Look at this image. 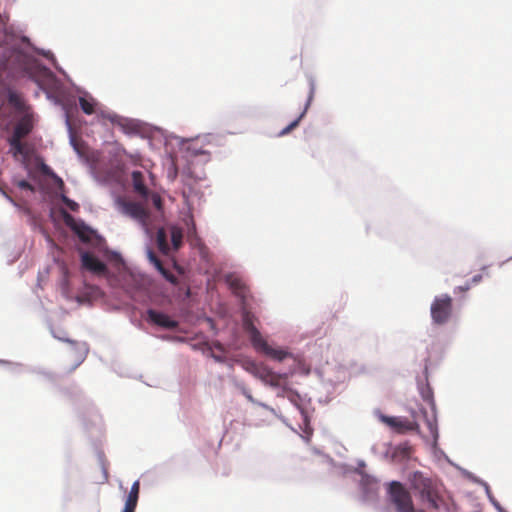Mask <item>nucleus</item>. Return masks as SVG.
<instances>
[{
    "label": "nucleus",
    "mask_w": 512,
    "mask_h": 512,
    "mask_svg": "<svg viewBox=\"0 0 512 512\" xmlns=\"http://www.w3.org/2000/svg\"><path fill=\"white\" fill-rule=\"evenodd\" d=\"M156 243L160 252L164 255H168L170 252V246L167 241V233L164 228H159L156 234Z\"/></svg>",
    "instance_id": "nucleus-18"
},
{
    "label": "nucleus",
    "mask_w": 512,
    "mask_h": 512,
    "mask_svg": "<svg viewBox=\"0 0 512 512\" xmlns=\"http://www.w3.org/2000/svg\"><path fill=\"white\" fill-rule=\"evenodd\" d=\"M188 241L193 246H198L201 250V253L206 249L205 245L202 243L201 239L197 236L195 224L192 223V226L188 229L187 233Z\"/></svg>",
    "instance_id": "nucleus-21"
},
{
    "label": "nucleus",
    "mask_w": 512,
    "mask_h": 512,
    "mask_svg": "<svg viewBox=\"0 0 512 512\" xmlns=\"http://www.w3.org/2000/svg\"><path fill=\"white\" fill-rule=\"evenodd\" d=\"M380 421L398 434H405L410 431L419 433V424L415 420H409L405 417L381 415Z\"/></svg>",
    "instance_id": "nucleus-5"
},
{
    "label": "nucleus",
    "mask_w": 512,
    "mask_h": 512,
    "mask_svg": "<svg viewBox=\"0 0 512 512\" xmlns=\"http://www.w3.org/2000/svg\"><path fill=\"white\" fill-rule=\"evenodd\" d=\"M82 266L95 273V274H105L107 272V266L101 262L97 257L94 255L84 252L81 256Z\"/></svg>",
    "instance_id": "nucleus-9"
},
{
    "label": "nucleus",
    "mask_w": 512,
    "mask_h": 512,
    "mask_svg": "<svg viewBox=\"0 0 512 512\" xmlns=\"http://www.w3.org/2000/svg\"><path fill=\"white\" fill-rule=\"evenodd\" d=\"M289 374H278L273 372L269 367L264 365L260 371H258L257 378L260 379L265 384H268L272 387H280L283 380L288 378Z\"/></svg>",
    "instance_id": "nucleus-7"
},
{
    "label": "nucleus",
    "mask_w": 512,
    "mask_h": 512,
    "mask_svg": "<svg viewBox=\"0 0 512 512\" xmlns=\"http://www.w3.org/2000/svg\"><path fill=\"white\" fill-rule=\"evenodd\" d=\"M139 491H140V482L137 480L132 484L130 493H135V494L139 495Z\"/></svg>",
    "instance_id": "nucleus-29"
},
{
    "label": "nucleus",
    "mask_w": 512,
    "mask_h": 512,
    "mask_svg": "<svg viewBox=\"0 0 512 512\" xmlns=\"http://www.w3.org/2000/svg\"><path fill=\"white\" fill-rule=\"evenodd\" d=\"M471 285L469 283H466L464 286H458L454 289V293L457 292H466L470 289Z\"/></svg>",
    "instance_id": "nucleus-30"
},
{
    "label": "nucleus",
    "mask_w": 512,
    "mask_h": 512,
    "mask_svg": "<svg viewBox=\"0 0 512 512\" xmlns=\"http://www.w3.org/2000/svg\"><path fill=\"white\" fill-rule=\"evenodd\" d=\"M148 320L153 324L165 328V329H176L178 327V322L176 320L171 319L167 314L158 312L153 309H149L147 311Z\"/></svg>",
    "instance_id": "nucleus-8"
},
{
    "label": "nucleus",
    "mask_w": 512,
    "mask_h": 512,
    "mask_svg": "<svg viewBox=\"0 0 512 512\" xmlns=\"http://www.w3.org/2000/svg\"><path fill=\"white\" fill-rule=\"evenodd\" d=\"M62 216H63L64 223L71 230H73L82 241L89 240V237L87 235L89 228L84 223H78L75 220V218L65 210L62 211Z\"/></svg>",
    "instance_id": "nucleus-10"
},
{
    "label": "nucleus",
    "mask_w": 512,
    "mask_h": 512,
    "mask_svg": "<svg viewBox=\"0 0 512 512\" xmlns=\"http://www.w3.org/2000/svg\"><path fill=\"white\" fill-rule=\"evenodd\" d=\"M33 129L32 117L25 113L17 122L11 137L17 139L25 138Z\"/></svg>",
    "instance_id": "nucleus-13"
},
{
    "label": "nucleus",
    "mask_w": 512,
    "mask_h": 512,
    "mask_svg": "<svg viewBox=\"0 0 512 512\" xmlns=\"http://www.w3.org/2000/svg\"><path fill=\"white\" fill-rule=\"evenodd\" d=\"M8 142L14 157L27 155L26 144L22 142V139L10 137Z\"/></svg>",
    "instance_id": "nucleus-19"
},
{
    "label": "nucleus",
    "mask_w": 512,
    "mask_h": 512,
    "mask_svg": "<svg viewBox=\"0 0 512 512\" xmlns=\"http://www.w3.org/2000/svg\"><path fill=\"white\" fill-rule=\"evenodd\" d=\"M138 498H139L138 494L129 492L128 497L125 502V506L136 509Z\"/></svg>",
    "instance_id": "nucleus-26"
},
{
    "label": "nucleus",
    "mask_w": 512,
    "mask_h": 512,
    "mask_svg": "<svg viewBox=\"0 0 512 512\" xmlns=\"http://www.w3.org/2000/svg\"><path fill=\"white\" fill-rule=\"evenodd\" d=\"M171 242L174 250H178L182 245L183 232L182 229L177 226L170 228Z\"/></svg>",
    "instance_id": "nucleus-20"
},
{
    "label": "nucleus",
    "mask_w": 512,
    "mask_h": 512,
    "mask_svg": "<svg viewBox=\"0 0 512 512\" xmlns=\"http://www.w3.org/2000/svg\"><path fill=\"white\" fill-rule=\"evenodd\" d=\"M242 321L243 329L249 334L250 341L254 347L263 339L260 331L254 325V316L250 312H244Z\"/></svg>",
    "instance_id": "nucleus-11"
},
{
    "label": "nucleus",
    "mask_w": 512,
    "mask_h": 512,
    "mask_svg": "<svg viewBox=\"0 0 512 512\" xmlns=\"http://www.w3.org/2000/svg\"><path fill=\"white\" fill-rule=\"evenodd\" d=\"M53 179L55 181V184L57 185V188L59 190H64L65 184H64L63 180L57 175H53Z\"/></svg>",
    "instance_id": "nucleus-28"
},
{
    "label": "nucleus",
    "mask_w": 512,
    "mask_h": 512,
    "mask_svg": "<svg viewBox=\"0 0 512 512\" xmlns=\"http://www.w3.org/2000/svg\"><path fill=\"white\" fill-rule=\"evenodd\" d=\"M452 314V298L449 295L436 297L431 305V317L434 323H446Z\"/></svg>",
    "instance_id": "nucleus-4"
},
{
    "label": "nucleus",
    "mask_w": 512,
    "mask_h": 512,
    "mask_svg": "<svg viewBox=\"0 0 512 512\" xmlns=\"http://www.w3.org/2000/svg\"><path fill=\"white\" fill-rule=\"evenodd\" d=\"M17 185L21 189L34 191V187L26 180H20Z\"/></svg>",
    "instance_id": "nucleus-27"
},
{
    "label": "nucleus",
    "mask_w": 512,
    "mask_h": 512,
    "mask_svg": "<svg viewBox=\"0 0 512 512\" xmlns=\"http://www.w3.org/2000/svg\"><path fill=\"white\" fill-rule=\"evenodd\" d=\"M122 512H135V509L131 508V507H128V506H125Z\"/></svg>",
    "instance_id": "nucleus-33"
},
{
    "label": "nucleus",
    "mask_w": 512,
    "mask_h": 512,
    "mask_svg": "<svg viewBox=\"0 0 512 512\" xmlns=\"http://www.w3.org/2000/svg\"><path fill=\"white\" fill-rule=\"evenodd\" d=\"M147 256L149 261L155 266V268L161 273V275L170 283L176 284L177 277L170 272L168 269H166L161 260L156 256V254L152 250L147 251Z\"/></svg>",
    "instance_id": "nucleus-14"
},
{
    "label": "nucleus",
    "mask_w": 512,
    "mask_h": 512,
    "mask_svg": "<svg viewBox=\"0 0 512 512\" xmlns=\"http://www.w3.org/2000/svg\"><path fill=\"white\" fill-rule=\"evenodd\" d=\"M118 210L137 221L146 231L149 229L150 213L141 202L128 200L122 197L116 199Z\"/></svg>",
    "instance_id": "nucleus-2"
},
{
    "label": "nucleus",
    "mask_w": 512,
    "mask_h": 512,
    "mask_svg": "<svg viewBox=\"0 0 512 512\" xmlns=\"http://www.w3.org/2000/svg\"><path fill=\"white\" fill-rule=\"evenodd\" d=\"M62 340L66 341L70 344L67 354L74 362V365H73V369H74L84 361V359L88 353V346L84 342H75V341H71L69 339H62Z\"/></svg>",
    "instance_id": "nucleus-6"
},
{
    "label": "nucleus",
    "mask_w": 512,
    "mask_h": 512,
    "mask_svg": "<svg viewBox=\"0 0 512 512\" xmlns=\"http://www.w3.org/2000/svg\"><path fill=\"white\" fill-rule=\"evenodd\" d=\"M254 348L277 361H282L286 357L290 356V353L287 351L283 349H276L268 345L264 338L259 343H257Z\"/></svg>",
    "instance_id": "nucleus-12"
},
{
    "label": "nucleus",
    "mask_w": 512,
    "mask_h": 512,
    "mask_svg": "<svg viewBox=\"0 0 512 512\" xmlns=\"http://www.w3.org/2000/svg\"><path fill=\"white\" fill-rule=\"evenodd\" d=\"M421 396L428 404L434 405L433 392L429 386L421 389Z\"/></svg>",
    "instance_id": "nucleus-24"
},
{
    "label": "nucleus",
    "mask_w": 512,
    "mask_h": 512,
    "mask_svg": "<svg viewBox=\"0 0 512 512\" xmlns=\"http://www.w3.org/2000/svg\"><path fill=\"white\" fill-rule=\"evenodd\" d=\"M388 494L396 512H416L410 492L400 482L392 481Z\"/></svg>",
    "instance_id": "nucleus-3"
},
{
    "label": "nucleus",
    "mask_w": 512,
    "mask_h": 512,
    "mask_svg": "<svg viewBox=\"0 0 512 512\" xmlns=\"http://www.w3.org/2000/svg\"><path fill=\"white\" fill-rule=\"evenodd\" d=\"M410 484L411 488L419 494L420 499L427 502L430 508L440 509L444 501L431 478L424 476L422 472L416 471L410 477Z\"/></svg>",
    "instance_id": "nucleus-1"
},
{
    "label": "nucleus",
    "mask_w": 512,
    "mask_h": 512,
    "mask_svg": "<svg viewBox=\"0 0 512 512\" xmlns=\"http://www.w3.org/2000/svg\"><path fill=\"white\" fill-rule=\"evenodd\" d=\"M481 280H482V275L478 274L472 278L471 282H472V284L475 285V284H478Z\"/></svg>",
    "instance_id": "nucleus-31"
},
{
    "label": "nucleus",
    "mask_w": 512,
    "mask_h": 512,
    "mask_svg": "<svg viewBox=\"0 0 512 512\" xmlns=\"http://www.w3.org/2000/svg\"><path fill=\"white\" fill-rule=\"evenodd\" d=\"M154 204L156 207H160V204H161V200L159 197H155L154 198Z\"/></svg>",
    "instance_id": "nucleus-32"
},
{
    "label": "nucleus",
    "mask_w": 512,
    "mask_h": 512,
    "mask_svg": "<svg viewBox=\"0 0 512 512\" xmlns=\"http://www.w3.org/2000/svg\"><path fill=\"white\" fill-rule=\"evenodd\" d=\"M314 92H315L314 84L310 83L309 93H308V97H307V101H306L304 110L302 111V113L299 115V117L297 119L292 121L288 126H286L284 129L281 130V132L279 133V136L287 135L288 133H290L293 129H295L299 125L301 119L303 118L308 107L311 104V101L314 97Z\"/></svg>",
    "instance_id": "nucleus-16"
},
{
    "label": "nucleus",
    "mask_w": 512,
    "mask_h": 512,
    "mask_svg": "<svg viewBox=\"0 0 512 512\" xmlns=\"http://www.w3.org/2000/svg\"><path fill=\"white\" fill-rule=\"evenodd\" d=\"M132 184L135 192L139 195L146 197L148 194V189L145 186L144 176L141 171H133L132 172Z\"/></svg>",
    "instance_id": "nucleus-17"
},
{
    "label": "nucleus",
    "mask_w": 512,
    "mask_h": 512,
    "mask_svg": "<svg viewBox=\"0 0 512 512\" xmlns=\"http://www.w3.org/2000/svg\"><path fill=\"white\" fill-rule=\"evenodd\" d=\"M242 366L247 372L251 373L253 376H255L257 378L258 371H260L262 369L264 364L257 363L252 360H247V361L243 362Z\"/></svg>",
    "instance_id": "nucleus-23"
},
{
    "label": "nucleus",
    "mask_w": 512,
    "mask_h": 512,
    "mask_svg": "<svg viewBox=\"0 0 512 512\" xmlns=\"http://www.w3.org/2000/svg\"><path fill=\"white\" fill-rule=\"evenodd\" d=\"M62 202L72 211L76 212L79 210V204L71 199H69L66 195H61Z\"/></svg>",
    "instance_id": "nucleus-25"
},
{
    "label": "nucleus",
    "mask_w": 512,
    "mask_h": 512,
    "mask_svg": "<svg viewBox=\"0 0 512 512\" xmlns=\"http://www.w3.org/2000/svg\"><path fill=\"white\" fill-rule=\"evenodd\" d=\"M416 512H426V511H424V510H418V511H417V510H416Z\"/></svg>",
    "instance_id": "nucleus-35"
},
{
    "label": "nucleus",
    "mask_w": 512,
    "mask_h": 512,
    "mask_svg": "<svg viewBox=\"0 0 512 512\" xmlns=\"http://www.w3.org/2000/svg\"><path fill=\"white\" fill-rule=\"evenodd\" d=\"M104 480L107 481L108 480V472L106 469H104Z\"/></svg>",
    "instance_id": "nucleus-34"
},
{
    "label": "nucleus",
    "mask_w": 512,
    "mask_h": 512,
    "mask_svg": "<svg viewBox=\"0 0 512 512\" xmlns=\"http://www.w3.org/2000/svg\"><path fill=\"white\" fill-rule=\"evenodd\" d=\"M225 282L236 296L241 298L246 296V285L238 276L234 274H228L225 276Z\"/></svg>",
    "instance_id": "nucleus-15"
},
{
    "label": "nucleus",
    "mask_w": 512,
    "mask_h": 512,
    "mask_svg": "<svg viewBox=\"0 0 512 512\" xmlns=\"http://www.w3.org/2000/svg\"><path fill=\"white\" fill-rule=\"evenodd\" d=\"M95 101L93 98L87 99L85 97L79 98V105L82 111L87 114L91 115L95 112Z\"/></svg>",
    "instance_id": "nucleus-22"
}]
</instances>
